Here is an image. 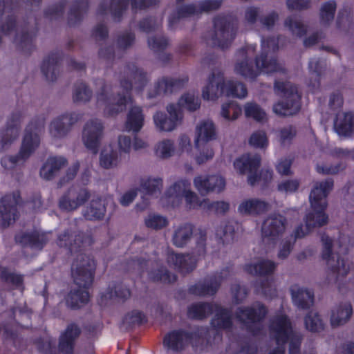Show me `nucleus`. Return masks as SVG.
I'll return each instance as SVG.
<instances>
[{"mask_svg": "<svg viewBox=\"0 0 354 354\" xmlns=\"http://www.w3.org/2000/svg\"><path fill=\"white\" fill-rule=\"evenodd\" d=\"M15 241L24 247L29 246L38 249H41L47 241L45 234L37 231L17 234Z\"/></svg>", "mask_w": 354, "mask_h": 354, "instance_id": "473e14b6", "label": "nucleus"}, {"mask_svg": "<svg viewBox=\"0 0 354 354\" xmlns=\"http://www.w3.org/2000/svg\"><path fill=\"white\" fill-rule=\"evenodd\" d=\"M89 294L86 289L71 290L66 297V304L71 308H79L88 301Z\"/></svg>", "mask_w": 354, "mask_h": 354, "instance_id": "a18cd8bd", "label": "nucleus"}, {"mask_svg": "<svg viewBox=\"0 0 354 354\" xmlns=\"http://www.w3.org/2000/svg\"><path fill=\"white\" fill-rule=\"evenodd\" d=\"M127 5V0H104L98 7L97 15L103 16L110 12L114 21H120Z\"/></svg>", "mask_w": 354, "mask_h": 354, "instance_id": "bb28decb", "label": "nucleus"}, {"mask_svg": "<svg viewBox=\"0 0 354 354\" xmlns=\"http://www.w3.org/2000/svg\"><path fill=\"white\" fill-rule=\"evenodd\" d=\"M321 240L323 245L322 259L326 261L335 274L336 281L345 277L348 272V269L346 267L344 260L340 259L338 253L333 252V240L326 234L322 236Z\"/></svg>", "mask_w": 354, "mask_h": 354, "instance_id": "9d476101", "label": "nucleus"}, {"mask_svg": "<svg viewBox=\"0 0 354 354\" xmlns=\"http://www.w3.org/2000/svg\"><path fill=\"white\" fill-rule=\"evenodd\" d=\"M96 266L92 256L78 254L71 265V276L75 284L80 288H89L93 283Z\"/></svg>", "mask_w": 354, "mask_h": 354, "instance_id": "423d86ee", "label": "nucleus"}, {"mask_svg": "<svg viewBox=\"0 0 354 354\" xmlns=\"http://www.w3.org/2000/svg\"><path fill=\"white\" fill-rule=\"evenodd\" d=\"M241 113V109L235 102H230L222 105L221 115L227 120H234Z\"/></svg>", "mask_w": 354, "mask_h": 354, "instance_id": "5fc2aeb1", "label": "nucleus"}, {"mask_svg": "<svg viewBox=\"0 0 354 354\" xmlns=\"http://www.w3.org/2000/svg\"><path fill=\"white\" fill-rule=\"evenodd\" d=\"M337 4L334 1L324 2L319 9V21L323 26H329L334 20Z\"/></svg>", "mask_w": 354, "mask_h": 354, "instance_id": "de8ad7c7", "label": "nucleus"}, {"mask_svg": "<svg viewBox=\"0 0 354 354\" xmlns=\"http://www.w3.org/2000/svg\"><path fill=\"white\" fill-rule=\"evenodd\" d=\"M244 112L247 118H252L258 122H262L266 118L265 111L255 102L246 103Z\"/></svg>", "mask_w": 354, "mask_h": 354, "instance_id": "864d4df0", "label": "nucleus"}, {"mask_svg": "<svg viewBox=\"0 0 354 354\" xmlns=\"http://www.w3.org/2000/svg\"><path fill=\"white\" fill-rule=\"evenodd\" d=\"M266 313V306L259 302L254 303L250 307L238 308L236 312V317L245 324L259 322Z\"/></svg>", "mask_w": 354, "mask_h": 354, "instance_id": "412c9836", "label": "nucleus"}, {"mask_svg": "<svg viewBox=\"0 0 354 354\" xmlns=\"http://www.w3.org/2000/svg\"><path fill=\"white\" fill-rule=\"evenodd\" d=\"M88 8V0H75L70 8L68 15V24L69 26H75L79 23L87 11Z\"/></svg>", "mask_w": 354, "mask_h": 354, "instance_id": "a19ab883", "label": "nucleus"}, {"mask_svg": "<svg viewBox=\"0 0 354 354\" xmlns=\"http://www.w3.org/2000/svg\"><path fill=\"white\" fill-rule=\"evenodd\" d=\"M12 314L15 321L21 325L23 322H25L30 318L32 311L26 304H24L20 306L15 307L12 310Z\"/></svg>", "mask_w": 354, "mask_h": 354, "instance_id": "69168bd1", "label": "nucleus"}, {"mask_svg": "<svg viewBox=\"0 0 354 354\" xmlns=\"http://www.w3.org/2000/svg\"><path fill=\"white\" fill-rule=\"evenodd\" d=\"M213 23V32L205 36L207 44L223 50L228 49L238 32L237 17L231 15H217L214 18Z\"/></svg>", "mask_w": 354, "mask_h": 354, "instance_id": "7ed1b4c3", "label": "nucleus"}, {"mask_svg": "<svg viewBox=\"0 0 354 354\" xmlns=\"http://www.w3.org/2000/svg\"><path fill=\"white\" fill-rule=\"evenodd\" d=\"M156 127L160 131H171L174 130L178 125L173 122L172 119L162 113L157 112L153 117Z\"/></svg>", "mask_w": 354, "mask_h": 354, "instance_id": "6e6d98bb", "label": "nucleus"}, {"mask_svg": "<svg viewBox=\"0 0 354 354\" xmlns=\"http://www.w3.org/2000/svg\"><path fill=\"white\" fill-rule=\"evenodd\" d=\"M105 212L106 207L104 203L101 198L97 197L90 201L83 215L87 220H102L105 215Z\"/></svg>", "mask_w": 354, "mask_h": 354, "instance_id": "58836bf2", "label": "nucleus"}, {"mask_svg": "<svg viewBox=\"0 0 354 354\" xmlns=\"http://www.w3.org/2000/svg\"><path fill=\"white\" fill-rule=\"evenodd\" d=\"M190 183L187 180H180L175 183L169 189L170 196H183L190 189Z\"/></svg>", "mask_w": 354, "mask_h": 354, "instance_id": "338daca9", "label": "nucleus"}, {"mask_svg": "<svg viewBox=\"0 0 354 354\" xmlns=\"http://www.w3.org/2000/svg\"><path fill=\"white\" fill-rule=\"evenodd\" d=\"M261 162L260 155L246 153L236 159L234 166L240 174H248V183L254 186L261 180V176H259Z\"/></svg>", "mask_w": 354, "mask_h": 354, "instance_id": "9b49d317", "label": "nucleus"}, {"mask_svg": "<svg viewBox=\"0 0 354 354\" xmlns=\"http://www.w3.org/2000/svg\"><path fill=\"white\" fill-rule=\"evenodd\" d=\"M286 27L292 32L293 35L297 37H302L306 35L307 32V27L300 20L292 17H288L284 21Z\"/></svg>", "mask_w": 354, "mask_h": 354, "instance_id": "4d7b16f0", "label": "nucleus"}, {"mask_svg": "<svg viewBox=\"0 0 354 354\" xmlns=\"http://www.w3.org/2000/svg\"><path fill=\"white\" fill-rule=\"evenodd\" d=\"M93 91L88 84L79 82L74 84L72 93V100L75 103H86L91 100Z\"/></svg>", "mask_w": 354, "mask_h": 354, "instance_id": "c03bdc74", "label": "nucleus"}, {"mask_svg": "<svg viewBox=\"0 0 354 354\" xmlns=\"http://www.w3.org/2000/svg\"><path fill=\"white\" fill-rule=\"evenodd\" d=\"M305 326L311 332H320L324 328V324L320 315L315 311H310L304 319Z\"/></svg>", "mask_w": 354, "mask_h": 354, "instance_id": "8fccbe9b", "label": "nucleus"}, {"mask_svg": "<svg viewBox=\"0 0 354 354\" xmlns=\"http://www.w3.org/2000/svg\"><path fill=\"white\" fill-rule=\"evenodd\" d=\"M103 129V124L98 119L88 120L84 127L82 133L84 144L86 148L92 150L94 153L97 151Z\"/></svg>", "mask_w": 354, "mask_h": 354, "instance_id": "f3484780", "label": "nucleus"}, {"mask_svg": "<svg viewBox=\"0 0 354 354\" xmlns=\"http://www.w3.org/2000/svg\"><path fill=\"white\" fill-rule=\"evenodd\" d=\"M270 205L257 198L243 200L238 207L239 212L243 216H258L267 212Z\"/></svg>", "mask_w": 354, "mask_h": 354, "instance_id": "a878e982", "label": "nucleus"}, {"mask_svg": "<svg viewBox=\"0 0 354 354\" xmlns=\"http://www.w3.org/2000/svg\"><path fill=\"white\" fill-rule=\"evenodd\" d=\"M21 203L19 192L7 194L0 203V225L3 227L13 224L18 218L17 206Z\"/></svg>", "mask_w": 354, "mask_h": 354, "instance_id": "ddd939ff", "label": "nucleus"}, {"mask_svg": "<svg viewBox=\"0 0 354 354\" xmlns=\"http://www.w3.org/2000/svg\"><path fill=\"white\" fill-rule=\"evenodd\" d=\"M96 85L98 86L96 92L97 102L106 106V113L109 116H113L118 113L111 115L110 109L115 111L118 108L117 97H113L111 94V86L106 83L105 80L100 79L96 81Z\"/></svg>", "mask_w": 354, "mask_h": 354, "instance_id": "393cba45", "label": "nucleus"}, {"mask_svg": "<svg viewBox=\"0 0 354 354\" xmlns=\"http://www.w3.org/2000/svg\"><path fill=\"white\" fill-rule=\"evenodd\" d=\"M61 56L58 53L49 54L43 61L41 72L46 80L49 82H54L59 75V62Z\"/></svg>", "mask_w": 354, "mask_h": 354, "instance_id": "c756f323", "label": "nucleus"}, {"mask_svg": "<svg viewBox=\"0 0 354 354\" xmlns=\"http://www.w3.org/2000/svg\"><path fill=\"white\" fill-rule=\"evenodd\" d=\"M143 122L144 115L142 109L138 106H132L127 115V128L129 130L138 132L142 128Z\"/></svg>", "mask_w": 354, "mask_h": 354, "instance_id": "37998d69", "label": "nucleus"}, {"mask_svg": "<svg viewBox=\"0 0 354 354\" xmlns=\"http://www.w3.org/2000/svg\"><path fill=\"white\" fill-rule=\"evenodd\" d=\"M216 131L214 123L210 120L201 121L196 127L195 147H199L202 144L215 140Z\"/></svg>", "mask_w": 354, "mask_h": 354, "instance_id": "c85d7f7f", "label": "nucleus"}, {"mask_svg": "<svg viewBox=\"0 0 354 354\" xmlns=\"http://www.w3.org/2000/svg\"><path fill=\"white\" fill-rule=\"evenodd\" d=\"M77 120L78 118L75 113H66L57 117L50 124V135L56 138L64 137Z\"/></svg>", "mask_w": 354, "mask_h": 354, "instance_id": "6ab92c4d", "label": "nucleus"}, {"mask_svg": "<svg viewBox=\"0 0 354 354\" xmlns=\"http://www.w3.org/2000/svg\"><path fill=\"white\" fill-rule=\"evenodd\" d=\"M223 278L221 275H215L199 281L189 288L190 294L197 296H212L218 291Z\"/></svg>", "mask_w": 354, "mask_h": 354, "instance_id": "5701e85b", "label": "nucleus"}, {"mask_svg": "<svg viewBox=\"0 0 354 354\" xmlns=\"http://www.w3.org/2000/svg\"><path fill=\"white\" fill-rule=\"evenodd\" d=\"M326 208H311V210L306 213L304 221L308 230L316 227H321L328 223V216L326 214Z\"/></svg>", "mask_w": 354, "mask_h": 354, "instance_id": "2f4dec72", "label": "nucleus"}, {"mask_svg": "<svg viewBox=\"0 0 354 354\" xmlns=\"http://www.w3.org/2000/svg\"><path fill=\"white\" fill-rule=\"evenodd\" d=\"M353 314V308L350 303H342L333 310L330 317V324L333 327H338L345 324Z\"/></svg>", "mask_w": 354, "mask_h": 354, "instance_id": "c9c22d12", "label": "nucleus"}, {"mask_svg": "<svg viewBox=\"0 0 354 354\" xmlns=\"http://www.w3.org/2000/svg\"><path fill=\"white\" fill-rule=\"evenodd\" d=\"M142 189L147 194H154L160 192L162 188V181L161 178H149L141 184Z\"/></svg>", "mask_w": 354, "mask_h": 354, "instance_id": "774afa93", "label": "nucleus"}, {"mask_svg": "<svg viewBox=\"0 0 354 354\" xmlns=\"http://www.w3.org/2000/svg\"><path fill=\"white\" fill-rule=\"evenodd\" d=\"M35 31L33 27L20 26L17 27L14 42L21 50L28 52L32 46Z\"/></svg>", "mask_w": 354, "mask_h": 354, "instance_id": "7c9ffc66", "label": "nucleus"}, {"mask_svg": "<svg viewBox=\"0 0 354 354\" xmlns=\"http://www.w3.org/2000/svg\"><path fill=\"white\" fill-rule=\"evenodd\" d=\"M91 197L90 190L80 185L71 186L59 198V207L65 212H71L85 205Z\"/></svg>", "mask_w": 354, "mask_h": 354, "instance_id": "1a4fd4ad", "label": "nucleus"}, {"mask_svg": "<svg viewBox=\"0 0 354 354\" xmlns=\"http://www.w3.org/2000/svg\"><path fill=\"white\" fill-rule=\"evenodd\" d=\"M225 80L223 74L218 71H213L208 84L203 89L202 96L205 100H214L223 93Z\"/></svg>", "mask_w": 354, "mask_h": 354, "instance_id": "4be33fe9", "label": "nucleus"}, {"mask_svg": "<svg viewBox=\"0 0 354 354\" xmlns=\"http://www.w3.org/2000/svg\"><path fill=\"white\" fill-rule=\"evenodd\" d=\"M194 184L198 192L205 196L210 192H222L225 187V180L217 175L199 176L194 178Z\"/></svg>", "mask_w": 354, "mask_h": 354, "instance_id": "a211bd4d", "label": "nucleus"}, {"mask_svg": "<svg viewBox=\"0 0 354 354\" xmlns=\"http://www.w3.org/2000/svg\"><path fill=\"white\" fill-rule=\"evenodd\" d=\"M234 234V225L233 223L230 221L223 223L216 230V236L221 240L223 244L232 243Z\"/></svg>", "mask_w": 354, "mask_h": 354, "instance_id": "09e8293b", "label": "nucleus"}, {"mask_svg": "<svg viewBox=\"0 0 354 354\" xmlns=\"http://www.w3.org/2000/svg\"><path fill=\"white\" fill-rule=\"evenodd\" d=\"M93 243V239L91 234L71 227L65 230L57 238V244L62 248H67L71 254L81 252L91 246Z\"/></svg>", "mask_w": 354, "mask_h": 354, "instance_id": "6e6552de", "label": "nucleus"}, {"mask_svg": "<svg viewBox=\"0 0 354 354\" xmlns=\"http://www.w3.org/2000/svg\"><path fill=\"white\" fill-rule=\"evenodd\" d=\"M287 223V219L283 215L272 214L268 216L261 226L263 240L275 243L284 234Z\"/></svg>", "mask_w": 354, "mask_h": 354, "instance_id": "f8f14e48", "label": "nucleus"}, {"mask_svg": "<svg viewBox=\"0 0 354 354\" xmlns=\"http://www.w3.org/2000/svg\"><path fill=\"white\" fill-rule=\"evenodd\" d=\"M34 344L41 354H55L56 353L55 341L50 337L37 339Z\"/></svg>", "mask_w": 354, "mask_h": 354, "instance_id": "052dcab7", "label": "nucleus"}, {"mask_svg": "<svg viewBox=\"0 0 354 354\" xmlns=\"http://www.w3.org/2000/svg\"><path fill=\"white\" fill-rule=\"evenodd\" d=\"M309 68L315 75L314 82L310 81V84L314 89H317L320 86V76L325 70L326 64L322 60L313 59L310 62Z\"/></svg>", "mask_w": 354, "mask_h": 354, "instance_id": "603ef678", "label": "nucleus"}, {"mask_svg": "<svg viewBox=\"0 0 354 354\" xmlns=\"http://www.w3.org/2000/svg\"><path fill=\"white\" fill-rule=\"evenodd\" d=\"M188 339L189 336L187 333L181 330H175L165 337L163 343L168 348L179 351L184 348Z\"/></svg>", "mask_w": 354, "mask_h": 354, "instance_id": "4c0bfd02", "label": "nucleus"}, {"mask_svg": "<svg viewBox=\"0 0 354 354\" xmlns=\"http://www.w3.org/2000/svg\"><path fill=\"white\" fill-rule=\"evenodd\" d=\"M150 278L153 281H159L165 283H173L176 280V277L174 274H171L165 267H160L152 271L150 274Z\"/></svg>", "mask_w": 354, "mask_h": 354, "instance_id": "13d9d810", "label": "nucleus"}, {"mask_svg": "<svg viewBox=\"0 0 354 354\" xmlns=\"http://www.w3.org/2000/svg\"><path fill=\"white\" fill-rule=\"evenodd\" d=\"M334 187V180L328 178L315 182L309 195L310 208H327V197Z\"/></svg>", "mask_w": 354, "mask_h": 354, "instance_id": "2eb2a0df", "label": "nucleus"}, {"mask_svg": "<svg viewBox=\"0 0 354 354\" xmlns=\"http://www.w3.org/2000/svg\"><path fill=\"white\" fill-rule=\"evenodd\" d=\"M214 305L205 302L192 304L187 308V316L193 319H203L213 313Z\"/></svg>", "mask_w": 354, "mask_h": 354, "instance_id": "79ce46f5", "label": "nucleus"}, {"mask_svg": "<svg viewBox=\"0 0 354 354\" xmlns=\"http://www.w3.org/2000/svg\"><path fill=\"white\" fill-rule=\"evenodd\" d=\"M120 156L117 150L111 148L103 149L100 156V165L106 169L113 168L119 164Z\"/></svg>", "mask_w": 354, "mask_h": 354, "instance_id": "49530a36", "label": "nucleus"}, {"mask_svg": "<svg viewBox=\"0 0 354 354\" xmlns=\"http://www.w3.org/2000/svg\"><path fill=\"white\" fill-rule=\"evenodd\" d=\"M334 127L339 135L351 136L354 127V115L351 113L338 115Z\"/></svg>", "mask_w": 354, "mask_h": 354, "instance_id": "ea45409f", "label": "nucleus"}, {"mask_svg": "<svg viewBox=\"0 0 354 354\" xmlns=\"http://www.w3.org/2000/svg\"><path fill=\"white\" fill-rule=\"evenodd\" d=\"M145 320V315L138 310H133L125 315L122 324L127 329L139 326Z\"/></svg>", "mask_w": 354, "mask_h": 354, "instance_id": "bf43d9fd", "label": "nucleus"}, {"mask_svg": "<svg viewBox=\"0 0 354 354\" xmlns=\"http://www.w3.org/2000/svg\"><path fill=\"white\" fill-rule=\"evenodd\" d=\"M250 50L254 53V48L246 47L238 50L236 55L234 71L246 79L254 80L259 75V72L257 65L254 66L252 59L248 55Z\"/></svg>", "mask_w": 354, "mask_h": 354, "instance_id": "4468645a", "label": "nucleus"}, {"mask_svg": "<svg viewBox=\"0 0 354 354\" xmlns=\"http://www.w3.org/2000/svg\"><path fill=\"white\" fill-rule=\"evenodd\" d=\"M68 160L63 156H50L42 165L39 174L40 176L46 180H50L57 177L60 171L66 167Z\"/></svg>", "mask_w": 354, "mask_h": 354, "instance_id": "b1692460", "label": "nucleus"}, {"mask_svg": "<svg viewBox=\"0 0 354 354\" xmlns=\"http://www.w3.org/2000/svg\"><path fill=\"white\" fill-rule=\"evenodd\" d=\"M178 102L182 108H185L189 111H194L201 106L199 98L192 93L184 94Z\"/></svg>", "mask_w": 354, "mask_h": 354, "instance_id": "680f3d73", "label": "nucleus"}, {"mask_svg": "<svg viewBox=\"0 0 354 354\" xmlns=\"http://www.w3.org/2000/svg\"><path fill=\"white\" fill-rule=\"evenodd\" d=\"M0 279L14 288H20L23 286V275L12 272L5 268H0Z\"/></svg>", "mask_w": 354, "mask_h": 354, "instance_id": "3c124183", "label": "nucleus"}, {"mask_svg": "<svg viewBox=\"0 0 354 354\" xmlns=\"http://www.w3.org/2000/svg\"><path fill=\"white\" fill-rule=\"evenodd\" d=\"M279 48L278 41L274 38H268L262 41V53L261 55L255 57V63L259 73H278L286 74L287 68L284 64L279 62L277 59L270 55Z\"/></svg>", "mask_w": 354, "mask_h": 354, "instance_id": "0eeeda50", "label": "nucleus"}, {"mask_svg": "<svg viewBox=\"0 0 354 354\" xmlns=\"http://www.w3.org/2000/svg\"><path fill=\"white\" fill-rule=\"evenodd\" d=\"M196 256L190 253H176L169 251L167 256V262L169 266L185 275L192 272L197 265Z\"/></svg>", "mask_w": 354, "mask_h": 354, "instance_id": "dca6fc26", "label": "nucleus"}, {"mask_svg": "<svg viewBox=\"0 0 354 354\" xmlns=\"http://www.w3.org/2000/svg\"><path fill=\"white\" fill-rule=\"evenodd\" d=\"M293 304L299 309L307 310L310 309L315 301V295L311 290L293 284L290 288Z\"/></svg>", "mask_w": 354, "mask_h": 354, "instance_id": "aec40b11", "label": "nucleus"}, {"mask_svg": "<svg viewBox=\"0 0 354 354\" xmlns=\"http://www.w3.org/2000/svg\"><path fill=\"white\" fill-rule=\"evenodd\" d=\"M119 81L122 91L118 92L116 102L118 108L115 111L110 109L111 115L122 112L127 104H132L133 86L138 91L142 90L148 82V78L143 69L138 68L133 63H127L120 71Z\"/></svg>", "mask_w": 354, "mask_h": 354, "instance_id": "f257e3e1", "label": "nucleus"}, {"mask_svg": "<svg viewBox=\"0 0 354 354\" xmlns=\"http://www.w3.org/2000/svg\"><path fill=\"white\" fill-rule=\"evenodd\" d=\"M270 333L278 346H283L287 340H290L289 354H299L301 336L292 330L286 316L279 315L272 320Z\"/></svg>", "mask_w": 354, "mask_h": 354, "instance_id": "39448f33", "label": "nucleus"}, {"mask_svg": "<svg viewBox=\"0 0 354 354\" xmlns=\"http://www.w3.org/2000/svg\"><path fill=\"white\" fill-rule=\"evenodd\" d=\"M277 263L269 259H261L252 264L245 265L244 270L252 275L269 276L274 273Z\"/></svg>", "mask_w": 354, "mask_h": 354, "instance_id": "72a5a7b5", "label": "nucleus"}, {"mask_svg": "<svg viewBox=\"0 0 354 354\" xmlns=\"http://www.w3.org/2000/svg\"><path fill=\"white\" fill-rule=\"evenodd\" d=\"M213 313L215 315L212 319V325L214 328L218 329H230L232 327V317L230 310L214 304Z\"/></svg>", "mask_w": 354, "mask_h": 354, "instance_id": "f704fd0d", "label": "nucleus"}, {"mask_svg": "<svg viewBox=\"0 0 354 354\" xmlns=\"http://www.w3.org/2000/svg\"><path fill=\"white\" fill-rule=\"evenodd\" d=\"M81 333V330L75 324H69L60 336L59 349L64 354H73L75 342Z\"/></svg>", "mask_w": 354, "mask_h": 354, "instance_id": "cd10ccee", "label": "nucleus"}, {"mask_svg": "<svg viewBox=\"0 0 354 354\" xmlns=\"http://www.w3.org/2000/svg\"><path fill=\"white\" fill-rule=\"evenodd\" d=\"M174 151V142L170 140H164L160 142L156 147V154L162 159L171 157Z\"/></svg>", "mask_w": 354, "mask_h": 354, "instance_id": "e2e57ef3", "label": "nucleus"}, {"mask_svg": "<svg viewBox=\"0 0 354 354\" xmlns=\"http://www.w3.org/2000/svg\"><path fill=\"white\" fill-rule=\"evenodd\" d=\"M194 226L184 223L176 227L172 235V243L177 248H184L193 236Z\"/></svg>", "mask_w": 354, "mask_h": 354, "instance_id": "e433bc0d", "label": "nucleus"}, {"mask_svg": "<svg viewBox=\"0 0 354 354\" xmlns=\"http://www.w3.org/2000/svg\"><path fill=\"white\" fill-rule=\"evenodd\" d=\"M0 333L5 341L12 342L15 346L20 342L17 330L10 324H6L0 326Z\"/></svg>", "mask_w": 354, "mask_h": 354, "instance_id": "0e129e2a", "label": "nucleus"}, {"mask_svg": "<svg viewBox=\"0 0 354 354\" xmlns=\"http://www.w3.org/2000/svg\"><path fill=\"white\" fill-rule=\"evenodd\" d=\"M45 126V118L37 117L32 120L26 129L21 147L15 156H6L1 159V165L7 169L26 161L40 144L39 133Z\"/></svg>", "mask_w": 354, "mask_h": 354, "instance_id": "f03ea898", "label": "nucleus"}, {"mask_svg": "<svg viewBox=\"0 0 354 354\" xmlns=\"http://www.w3.org/2000/svg\"><path fill=\"white\" fill-rule=\"evenodd\" d=\"M274 91L281 100L273 105V111L281 117L293 116L301 109V94L297 86L289 81L275 80Z\"/></svg>", "mask_w": 354, "mask_h": 354, "instance_id": "20e7f679", "label": "nucleus"}]
</instances>
